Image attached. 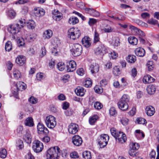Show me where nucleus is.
<instances>
[{
    "instance_id": "e433bc0d",
    "label": "nucleus",
    "mask_w": 159,
    "mask_h": 159,
    "mask_svg": "<svg viewBox=\"0 0 159 159\" xmlns=\"http://www.w3.org/2000/svg\"><path fill=\"white\" fill-rule=\"evenodd\" d=\"M27 25L28 28L33 29L35 28L36 25L34 20H30L27 23Z\"/></svg>"
},
{
    "instance_id": "13d9d810",
    "label": "nucleus",
    "mask_w": 159,
    "mask_h": 159,
    "mask_svg": "<svg viewBox=\"0 0 159 159\" xmlns=\"http://www.w3.org/2000/svg\"><path fill=\"white\" fill-rule=\"evenodd\" d=\"M17 145L19 149H21L24 148L23 141L21 140H18L17 142Z\"/></svg>"
},
{
    "instance_id": "603ef678",
    "label": "nucleus",
    "mask_w": 159,
    "mask_h": 159,
    "mask_svg": "<svg viewBox=\"0 0 159 159\" xmlns=\"http://www.w3.org/2000/svg\"><path fill=\"white\" fill-rule=\"evenodd\" d=\"M13 75L14 77L17 79L20 78L21 76L20 72L17 70H16L13 71Z\"/></svg>"
},
{
    "instance_id": "c85d7f7f",
    "label": "nucleus",
    "mask_w": 159,
    "mask_h": 159,
    "mask_svg": "<svg viewBox=\"0 0 159 159\" xmlns=\"http://www.w3.org/2000/svg\"><path fill=\"white\" fill-rule=\"evenodd\" d=\"M23 126L21 125L18 126L14 131L15 133L17 135L21 136L23 132Z\"/></svg>"
},
{
    "instance_id": "e2e57ef3",
    "label": "nucleus",
    "mask_w": 159,
    "mask_h": 159,
    "mask_svg": "<svg viewBox=\"0 0 159 159\" xmlns=\"http://www.w3.org/2000/svg\"><path fill=\"white\" fill-rule=\"evenodd\" d=\"M70 76L69 75H65L61 77V80L63 82L66 83L68 81L70 78Z\"/></svg>"
},
{
    "instance_id": "8fccbe9b",
    "label": "nucleus",
    "mask_w": 159,
    "mask_h": 159,
    "mask_svg": "<svg viewBox=\"0 0 159 159\" xmlns=\"http://www.w3.org/2000/svg\"><path fill=\"white\" fill-rule=\"evenodd\" d=\"M148 68V70L149 71H151L153 70L154 67L153 62L152 61H148L147 64Z\"/></svg>"
},
{
    "instance_id": "c03bdc74",
    "label": "nucleus",
    "mask_w": 159,
    "mask_h": 159,
    "mask_svg": "<svg viewBox=\"0 0 159 159\" xmlns=\"http://www.w3.org/2000/svg\"><path fill=\"white\" fill-rule=\"evenodd\" d=\"M127 60L129 63H133L136 60V57L134 55H129L128 56Z\"/></svg>"
},
{
    "instance_id": "20e7f679",
    "label": "nucleus",
    "mask_w": 159,
    "mask_h": 159,
    "mask_svg": "<svg viewBox=\"0 0 159 159\" xmlns=\"http://www.w3.org/2000/svg\"><path fill=\"white\" fill-rule=\"evenodd\" d=\"M72 55L74 57L80 55L82 51L81 45L78 43L74 44L72 46V48L70 50Z\"/></svg>"
},
{
    "instance_id": "774afa93",
    "label": "nucleus",
    "mask_w": 159,
    "mask_h": 159,
    "mask_svg": "<svg viewBox=\"0 0 159 159\" xmlns=\"http://www.w3.org/2000/svg\"><path fill=\"white\" fill-rule=\"evenodd\" d=\"M148 23L150 24L155 25L158 24V21L157 20L152 18L148 21Z\"/></svg>"
},
{
    "instance_id": "4be33fe9",
    "label": "nucleus",
    "mask_w": 159,
    "mask_h": 159,
    "mask_svg": "<svg viewBox=\"0 0 159 159\" xmlns=\"http://www.w3.org/2000/svg\"><path fill=\"white\" fill-rule=\"evenodd\" d=\"M155 79L149 75L145 76L143 79V82L145 84H150L153 82Z\"/></svg>"
},
{
    "instance_id": "c756f323",
    "label": "nucleus",
    "mask_w": 159,
    "mask_h": 159,
    "mask_svg": "<svg viewBox=\"0 0 159 159\" xmlns=\"http://www.w3.org/2000/svg\"><path fill=\"white\" fill-rule=\"evenodd\" d=\"M36 35L35 34H32L30 35H26L25 36V39L28 42H31L34 41L36 38Z\"/></svg>"
},
{
    "instance_id": "37998d69",
    "label": "nucleus",
    "mask_w": 159,
    "mask_h": 159,
    "mask_svg": "<svg viewBox=\"0 0 159 159\" xmlns=\"http://www.w3.org/2000/svg\"><path fill=\"white\" fill-rule=\"evenodd\" d=\"M5 49L6 51L9 52L12 49L11 43L10 41H8L5 44Z\"/></svg>"
},
{
    "instance_id": "0e129e2a",
    "label": "nucleus",
    "mask_w": 159,
    "mask_h": 159,
    "mask_svg": "<svg viewBox=\"0 0 159 159\" xmlns=\"http://www.w3.org/2000/svg\"><path fill=\"white\" fill-rule=\"evenodd\" d=\"M41 53L39 54V57L41 58L43 57L46 54V50L45 48L44 47H42L41 49Z\"/></svg>"
},
{
    "instance_id": "2f4dec72",
    "label": "nucleus",
    "mask_w": 159,
    "mask_h": 159,
    "mask_svg": "<svg viewBox=\"0 0 159 159\" xmlns=\"http://www.w3.org/2000/svg\"><path fill=\"white\" fill-rule=\"evenodd\" d=\"M68 22L70 24L75 25L79 22L78 19L75 16H71L68 20Z\"/></svg>"
},
{
    "instance_id": "4d7b16f0",
    "label": "nucleus",
    "mask_w": 159,
    "mask_h": 159,
    "mask_svg": "<svg viewBox=\"0 0 159 159\" xmlns=\"http://www.w3.org/2000/svg\"><path fill=\"white\" fill-rule=\"evenodd\" d=\"M94 107L95 109L99 110L102 108V105L99 102H96L94 103Z\"/></svg>"
},
{
    "instance_id": "dca6fc26",
    "label": "nucleus",
    "mask_w": 159,
    "mask_h": 159,
    "mask_svg": "<svg viewBox=\"0 0 159 159\" xmlns=\"http://www.w3.org/2000/svg\"><path fill=\"white\" fill-rule=\"evenodd\" d=\"M116 139H117L118 141L121 143H125L126 140V135L122 132H119Z\"/></svg>"
},
{
    "instance_id": "338daca9",
    "label": "nucleus",
    "mask_w": 159,
    "mask_h": 159,
    "mask_svg": "<svg viewBox=\"0 0 159 159\" xmlns=\"http://www.w3.org/2000/svg\"><path fill=\"white\" fill-rule=\"evenodd\" d=\"M110 131L111 135L116 139L118 134V132L116 131V130L113 128L111 129Z\"/></svg>"
},
{
    "instance_id": "58836bf2",
    "label": "nucleus",
    "mask_w": 159,
    "mask_h": 159,
    "mask_svg": "<svg viewBox=\"0 0 159 159\" xmlns=\"http://www.w3.org/2000/svg\"><path fill=\"white\" fill-rule=\"evenodd\" d=\"M102 30L106 33H110L114 32V28L109 25L106 26L105 28L103 29Z\"/></svg>"
},
{
    "instance_id": "423d86ee",
    "label": "nucleus",
    "mask_w": 159,
    "mask_h": 159,
    "mask_svg": "<svg viewBox=\"0 0 159 159\" xmlns=\"http://www.w3.org/2000/svg\"><path fill=\"white\" fill-rule=\"evenodd\" d=\"M109 139V136L106 134H102L98 139V142L101 148L105 147L107 144Z\"/></svg>"
},
{
    "instance_id": "ddd939ff",
    "label": "nucleus",
    "mask_w": 159,
    "mask_h": 159,
    "mask_svg": "<svg viewBox=\"0 0 159 159\" xmlns=\"http://www.w3.org/2000/svg\"><path fill=\"white\" fill-rule=\"evenodd\" d=\"M76 63L74 61H70L66 66V70L67 72H73L76 68Z\"/></svg>"
},
{
    "instance_id": "a18cd8bd",
    "label": "nucleus",
    "mask_w": 159,
    "mask_h": 159,
    "mask_svg": "<svg viewBox=\"0 0 159 159\" xmlns=\"http://www.w3.org/2000/svg\"><path fill=\"white\" fill-rule=\"evenodd\" d=\"M92 82L90 78H88L86 80L84 83V85L86 87H91L92 85Z\"/></svg>"
},
{
    "instance_id": "a211bd4d",
    "label": "nucleus",
    "mask_w": 159,
    "mask_h": 159,
    "mask_svg": "<svg viewBox=\"0 0 159 159\" xmlns=\"http://www.w3.org/2000/svg\"><path fill=\"white\" fill-rule=\"evenodd\" d=\"M34 13L36 16L41 17L44 15L45 12L43 9L38 7L34 9Z\"/></svg>"
},
{
    "instance_id": "b1692460",
    "label": "nucleus",
    "mask_w": 159,
    "mask_h": 159,
    "mask_svg": "<svg viewBox=\"0 0 159 159\" xmlns=\"http://www.w3.org/2000/svg\"><path fill=\"white\" fill-rule=\"evenodd\" d=\"M52 18L56 21H59L62 19V14L59 11H57L56 12H55L54 14L53 13Z\"/></svg>"
},
{
    "instance_id": "9b49d317",
    "label": "nucleus",
    "mask_w": 159,
    "mask_h": 159,
    "mask_svg": "<svg viewBox=\"0 0 159 159\" xmlns=\"http://www.w3.org/2000/svg\"><path fill=\"white\" fill-rule=\"evenodd\" d=\"M78 125L74 123H71L68 127V131L70 133L75 134L78 131Z\"/></svg>"
},
{
    "instance_id": "a19ab883",
    "label": "nucleus",
    "mask_w": 159,
    "mask_h": 159,
    "mask_svg": "<svg viewBox=\"0 0 159 159\" xmlns=\"http://www.w3.org/2000/svg\"><path fill=\"white\" fill-rule=\"evenodd\" d=\"M99 34L97 32L96 30H95L94 31L93 42L95 43H96L99 41Z\"/></svg>"
},
{
    "instance_id": "7ed1b4c3",
    "label": "nucleus",
    "mask_w": 159,
    "mask_h": 159,
    "mask_svg": "<svg viewBox=\"0 0 159 159\" xmlns=\"http://www.w3.org/2000/svg\"><path fill=\"white\" fill-rule=\"evenodd\" d=\"M68 37L73 40L78 39L80 35V31L77 29L71 28L68 31Z\"/></svg>"
},
{
    "instance_id": "412c9836",
    "label": "nucleus",
    "mask_w": 159,
    "mask_h": 159,
    "mask_svg": "<svg viewBox=\"0 0 159 159\" xmlns=\"http://www.w3.org/2000/svg\"><path fill=\"white\" fill-rule=\"evenodd\" d=\"M146 113L149 116H152L155 113L154 108L152 106H148L146 108Z\"/></svg>"
},
{
    "instance_id": "de8ad7c7",
    "label": "nucleus",
    "mask_w": 159,
    "mask_h": 159,
    "mask_svg": "<svg viewBox=\"0 0 159 159\" xmlns=\"http://www.w3.org/2000/svg\"><path fill=\"white\" fill-rule=\"evenodd\" d=\"M57 67L59 70L62 71L64 70L65 66L63 62H60L57 64Z\"/></svg>"
},
{
    "instance_id": "4468645a",
    "label": "nucleus",
    "mask_w": 159,
    "mask_h": 159,
    "mask_svg": "<svg viewBox=\"0 0 159 159\" xmlns=\"http://www.w3.org/2000/svg\"><path fill=\"white\" fill-rule=\"evenodd\" d=\"M99 68L100 66L99 64L96 63H93L90 65L89 69L92 74H94L98 72Z\"/></svg>"
},
{
    "instance_id": "5701e85b",
    "label": "nucleus",
    "mask_w": 159,
    "mask_h": 159,
    "mask_svg": "<svg viewBox=\"0 0 159 159\" xmlns=\"http://www.w3.org/2000/svg\"><path fill=\"white\" fill-rule=\"evenodd\" d=\"M135 54L138 56L140 57H143L145 55V50L141 48H137L135 50Z\"/></svg>"
},
{
    "instance_id": "7c9ffc66",
    "label": "nucleus",
    "mask_w": 159,
    "mask_h": 159,
    "mask_svg": "<svg viewBox=\"0 0 159 159\" xmlns=\"http://www.w3.org/2000/svg\"><path fill=\"white\" fill-rule=\"evenodd\" d=\"M52 35V32L50 30H47L44 32L43 37L45 39H48L51 38Z\"/></svg>"
},
{
    "instance_id": "473e14b6",
    "label": "nucleus",
    "mask_w": 159,
    "mask_h": 159,
    "mask_svg": "<svg viewBox=\"0 0 159 159\" xmlns=\"http://www.w3.org/2000/svg\"><path fill=\"white\" fill-rule=\"evenodd\" d=\"M129 42L133 45H136L138 43L137 39L134 36H130L128 39Z\"/></svg>"
},
{
    "instance_id": "f3484780",
    "label": "nucleus",
    "mask_w": 159,
    "mask_h": 159,
    "mask_svg": "<svg viewBox=\"0 0 159 159\" xmlns=\"http://www.w3.org/2000/svg\"><path fill=\"white\" fill-rule=\"evenodd\" d=\"M26 60V58L25 56L19 55L16 58V62L19 65L22 66L25 63Z\"/></svg>"
},
{
    "instance_id": "864d4df0",
    "label": "nucleus",
    "mask_w": 159,
    "mask_h": 159,
    "mask_svg": "<svg viewBox=\"0 0 159 159\" xmlns=\"http://www.w3.org/2000/svg\"><path fill=\"white\" fill-rule=\"evenodd\" d=\"M129 28L131 30L132 32L134 33L136 35L137 33V32L139 30L138 28H137L136 27L132 25H129Z\"/></svg>"
},
{
    "instance_id": "3c124183",
    "label": "nucleus",
    "mask_w": 159,
    "mask_h": 159,
    "mask_svg": "<svg viewBox=\"0 0 159 159\" xmlns=\"http://www.w3.org/2000/svg\"><path fill=\"white\" fill-rule=\"evenodd\" d=\"M45 78V75L42 73H38L36 75V78L37 80L41 81Z\"/></svg>"
},
{
    "instance_id": "bb28decb",
    "label": "nucleus",
    "mask_w": 159,
    "mask_h": 159,
    "mask_svg": "<svg viewBox=\"0 0 159 159\" xmlns=\"http://www.w3.org/2000/svg\"><path fill=\"white\" fill-rule=\"evenodd\" d=\"M25 124L26 126H33L34 125V123L32 118L31 117H28L27 118L25 121Z\"/></svg>"
},
{
    "instance_id": "680f3d73",
    "label": "nucleus",
    "mask_w": 159,
    "mask_h": 159,
    "mask_svg": "<svg viewBox=\"0 0 159 159\" xmlns=\"http://www.w3.org/2000/svg\"><path fill=\"white\" fill-rule=\"evenodd\" d=\"M139 148V145L135 143H132L131 144L130 148L134 149L137 150Z\"/></svg>"
},
{
    "instance_id": "f704fd0d",
    "label": "nucleus",
    "mask_w": 159,
    "mask_h": 159,
    "mask_svg": "<svg viewBox=\"0 0 159 159\" xmlns=\"http://www.w3.org/2000/svg\"><path fill=\"white\" fill-rule=\"evenodd\" d=\"M16 15V12L13 9H11L8 10L7 13L8 17L10 19L14 18Z\"/></svg>"
},
{
    "instance_id": "f257e3e1",
    "label": "nucleus",
    "mask_w": 159,
    "mask_h": 159,
    "mask_svg": "<svg viewBox=\"0 0 159 159\" xmlns=\"http://www.w3.org/2000/svg\"><path fill=\"white\" fill-rule=\"evenodd\" d=\"M130 98L127 94H124L118 103L119 108L122 111L127 110L129 107L128 102H129Z\"/></svg>"
},
{
    "instance_id": "f8f14e48",
    "label": "nucleus",
    "mask_w": 159,
    "mask_h": 159,
    "mask_svg": "<svg viewBox=\"0 0 159 159\" xmlns=\"http://www.w3.org/2000/svg\"><path fill=\"white\" fill-rule=\"evenodd\" d=\"M23 139L27 143L30 144L31 143L32 137L29 130L25 131V133L23 135Z\"/></svg>"
},
{
    "instance_id": "ea45409f",
    "label": "nucleus",
    "mask_w": 159,
    "mask_h": 159,
    "mask_svg": "<svg viewBox=\"0 0 159 159\" xmlns=\"http://www.w3.org/2000/svg\"><path fill=\"white\" fill-rule=\"evenodd\" d=\"M83 157L85 159H91V156L90 152L88 151H85L82 153Z\"/></svg>"
},
{
    "instance_id": "1a4fd4ad",
    "label": "nucleus",
    "mask_w": 159,
    "mask_h": 159,
    "mask_svg": "<svg viewBox=\"0 0 159 159\" xmlns=\"http://www.w3.org/2000/svg\"><path fill=\"white\" fill-rule=\"evenodd\" d=\"M21 28L19 24H16L10 25L9 27L8 28V30L12 34H15L19 32Z\"/></svg>"
},
{
    "instance_id": "2eb2a0df",
    "label": "nucleus",
    "mask_w": 159,
    "mask_h": 159,
    "mask_svg": "<svg viewBox=\"0 0 159 159\" xmlns=\"http://www.w3.org/2000/svg\"><path fill=\"white\" fill-rule=\"evenodd\" d=\"M72 140L74 145L77 146L80 145L82 143L81 138L78 135H74L72 138Z\"/></svg>"
},
{
    "instance_id": "4c0bfd02",
    "label": "nucleus",
    "mask_w": 159,
    "mask_h": 159,
    "mask_svg": "<svg viewBox=\"0 0 159 159\" xmlns=\"http://www.w3.org/2000/svg\"><path fill=\"white\" fill-rule=\"evenodd\" d=\"M135 135L138 139H141L142 138H143L144 137V134L142 132H141L139 129L135 130Z\"/></svg>"
},
{
    "instance_id": "c9c22d12",
    "label": "nucleus",
    "mask_w": 159,
    "mask_h": 159,
    "mask_svg": "<svg viewBox=\"0 0 159 159\" xmlns=\"http://www.w3.org/2000/svg\"><path fill=\"white\" fill-rule=\"evenodd\" d=\"M120 39L118 37H114L112 42L113 45L115 47H118L120 45Z\"/></svg>"
},
{
    "instance_id": "79ce46f5",
    "label": "nucleus",
    "mask_w": 159,
    "mask_h": 159,
    "mask_svg": "<svg viewBox=\"0 0 159 159\" xmlns=\"http://www.w3.org/2000/svg\"><path fill=\"white\" fill-rule=\"evenodd\" d=\"M113 73L115 76L119 75L120 74V70L118 66H115L113 69Z\"/></svg>"
},
{
    "instance_id": "9d476101",
    "label": "nucleus",
    "mask_w": 159,
    "mask_h": 159,
    "mask_svg": "<svg viewBox=\"0 0 159 159\" xmlns=\"http://www.w3.org/2000/svg\"><path fill=\"white\" fill-rule=\"evenodd\" d=\"M38 133L39 134L47 135L48 133V129L45 127L44 125L41 123H39L37 125Z\"/></svg>"
},
{
    "instance_id": "cd10ccee",
    "label": "nucleus",
    "mask_w": 159,
    "mask_h": 159,
    "mask_svg": "<svg viewBox=\"0 0 159 159\" xmlns=\"http://www.w3.org/2000/svg\"><path fill=\"white\" fill-rule=\"evenodd\" d=\"M147 90L148 94H152L155 93L156 89L154 85H150L147 87Z\"/></svg>"
},
{
    "instance_id": "72a5a7b5",
    "label": "nucleus",
    "mask_w": 159,
    "mask_h": 159,
    "mask_svg": "<svg viewBox=\"0 0 159 159\" xmlns=\"http://www.w3.org/2000/svg\"><path fill=\"white\" fill-rule=\"evenodd\" d=\"M98 117L97 115H94L91 117L89 119V122L91 125H93L98 119Z\"/></svg>"
},
{
    "instance_id": "49530a36",
    "label": "nucleus",
    "mask_w": 159,
    "mask_h": 159,
    "mask_svg": "<svg viewBox=\"0 0 159 159\" xmlns=\"http://www.w3.org/2000/svg\"><path fill=\"white\" fill-rule=\"evenodd\" d=\"M136 122L138 124L144 125L147 123L146 120L142 118H138L136 119Z\"/></svg>"
},
{
    "instance_id": "052dcab7",
    "label": "nucleus",
    "mask_w": 159,
    "mask_h": 159,
    "mask_svg": "<svg viewBox=\"0 0 159 159\" xmlns=\"http://www.w3.org/2000/svg\"><path fill=\"white\" fill-rule=\"evenodd\" d=\"M70 156L72 158H77L79 157V156L77 152H76L74 151L70 153Z\"/></svg>"
},
{
    "instance_id": "5fc2aeb1",
    "label": "nucleus",
    "mask_w": 159,
    "mask_h": 159,
    "mask_svg": "<svg viewBox=\"0 0 159 159\" xmlns=\"http://www.w3.org/2000/svg\"><path fill=\"white\" fill-rule=\"evenodd\" d=\"M136 150H137L131 148L130 149L129 151V154L131 156H136L138 154L136 152Z\"/></svg>"
},
{
    "instance_id": "09e8293b",
    "label": "nucleus",
    "mask_w": 159,
    "mask_h": 159,
    "mask_svg": "<svg viewBox=\"0 0 159 159\" xmlns=\"http://www.w3.org/2000/svg\"><path fill=\"white\" fill-rule=\"evenodd\" d=\"M7 152L5 149H2L0 152V157L2 158H5L7 156Z\"/></svg>"
},
{
    "instance_id": "bf43d9fd",
    "label": "nucleus",
    "mask_w": 159,
    "mask_h": 159,
    "mask_svg": "<svg viewBox=\"0 0 159 159\" xmlns=\"http://www.w3.org/2000/svg\"><path fill=\"white\" fill-rule=\"evenodd\" d=\"M117 111L114 107H111L109 110V113L111 115L114 116L117 114Z\"/></svg>"
},
{
    "instance_id": "6ab92c4d",
    "label": "nucleus",
    "mask_w": 159,
    "mask_h": 159,
    "mask_svg": "<svg viewBox=\"0 0 159 159\" xmlns=\"http://www.w3.org/2000/svg\"><path fill=\"white\" fill-rule=\"evenodd\" d=\"M91 39L87 36H84L82 39V44L85 47L88 48L91 45Z\"/></svg>"
},
{
    "instance_id": "69168bd1",
    "label": "nucleus",
    "mask_w": 159,
    "mask_h": 159,
    "mask_svg": "<svg viewBox=\"0 0 159 159\" xmlns=\"http://www.w3.org/2000/svg\"><path fill=\"white\" fill-rule=\"evenodd\" d=\"M136 23L139 25L143 27H147L148 26V25L147 24L143 22L142 21L140 20H138L136 21Z\"/></svg>"
},
{
    "instance_id": "39448f33",
    "label": "nucleus",
    "mask_w": 159,
    "mask_h": 159,
    "mask_svg": "<svg viewBox=\"0 0 159 159\" xmlns=\"http://www.w3.org/2000/svg\"><path fill=\"white\" fill-rule=\"evenodd\" d=\"M45 121L47 126L50 129L54 128L56 125L55 118L51 115L47 116L45 120Z\"/></svg>"
},
{
    "instance_id": "aec40b11",
    "label": "nucleus",
    "mask_w": 159,
    "mask_h": 159,
    "mask_svg": "<svg viewBox=\"0 0 159 159\" xmlns=\"http://www.w3.org/2000/svg\"><path fill=\"white\" fill-rule=\"evenodd\" d=\"M86 11L91 16L94 17H98L100 16L99 12L95 10L90 8L86 9Z\"/></svg>"
},
{
    "instance_id": "f03ea898",
    "label": "nucleus",
    "mask_w": 159,
    "mask_h": 159,
    "mask_svg": "<svg viewBox=\"0 0 159 159\" xmlns=\"http://www.w3.org/2000/svg\"><path fill=\"white\" fill-rule=\"evenodd\" d=\"M61 150L57 146L52 147L47 151V157L51 159L57 158L60 155Z\"/></svg>"
},
{
    "instance_id": "6e6552de",
    "label": "nucleus",
    "mask_w": 159,
    "mask_h": 159,
    "mask_svg": "<svg viewBox=\"0 0 159 159\" xmlns=\"http://www.w3.org/2000/svg\"><path fill=\"white\" fill-rule=\"evenodd\" d=\"M94 52L96 55L102 56L107 52V50L106 46L101 44L94 50Z\"/></svg>"
},
{
    "instance_id": "0eeeda50",
    "label": "nucleus",
    "mask_w": 159,
    "mask_h": 159,
    "mask_svg": "<svg viewBox=\"0 0 159 159\" xmlns=\"http://www.w3.org/2000/svg\"><path fill=\"white\" fill-rule=\"evenodd\" d=\"M34 151L36 153L42 151L43 148V144L39 140H35L33 143L32 147Z\"/></svg>"
},
{
    "instance_id": "a878e982",
    "label": "nucleus",
    "mask_w": 159,
    "mask_h": 159,
    "mask_svg": "<svg viewBox=\"0 0 159 159\" xmlns=\"http://www.w3.org/2000/svg\"><path fill=\"white\" fill-rule=\"evenodd\" d=\"M17 89L18 90L22 91L26 88V84L20 81L18 82L16 84Z\"/></svg>"
},
{
    "instance_id": "393cba45",
    "label": "nucleus",
    "mask_w": 159,
    "mask_h": 159,
    "mask_svg": "<svg viewBox=\"0 0 159 159\" xmlns=\"http://www.w3.org/2000/svg\"><path fill=\"white\" fill-rule=\"evenodd\" d=\"M85 92L84 89L81 87H78L75 90V92L77 95L80 96H84Z\"/></svg>"
},
{
    "instance_id": "6e6d98bb",
    "label": "nucleus",
    "mask_w": 159,
    "mask_h": 159,
    "mask_svg": "<svg viewBox=\"0 0 159 159\" xmlns=\"http://www.w3.org/2000/svg\"><path fill=\"white\" fill-rule=\"evenodd\" d=\"M97 22V20L94 18H89L88 24L90 26H93Z\"/></svg>"
}]
</instances>
